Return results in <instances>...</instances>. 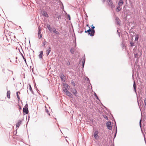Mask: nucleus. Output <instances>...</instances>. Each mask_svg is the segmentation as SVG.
<instances>
[{"instance_id":"nucleus-1","label":"nucleus","mask_w":146,"mask_h":146,"mask_svg":"<svg viewBox=\"0 0 146 146\" xmlns=\"http://www.w3.org/2000/svg\"><path fill=\"white\" fill-rule=\"evenodd\" d=\"M23 111L26 114L28 113L29 111L28 109V105L26 104L25 106V107L23 109Z\"/></svg>"},{"instance_id":"nucleus-2","label":"nucleus","mask_w":146,"mask_h":146,"mask_svg":"<svg viewBox=\"0 0 146 146\" xmlns=\"http://www.w3.org/2000/svg\"><path fill=\"white\" fill-rule=\"evenodd\" d=\"M111 123L110 121H108L106 123V126L107 127L108 129L109 130H111L112 129V127L111 126Z\"/></svg>"},{"instance_id":"nucleus-3","label":"nucleus","mask_w":146,"mask_h":146,"mask_svg":"<svg viewBox=\"0 0 146 146\" xmlns=\"http://www.w3.org/2000/svg\"><path fill=\"white\" fill-rule=\"evenodd\" d=\"M85 61V56H84V57H83L82 58L81 60V61L82 62V66L83 68L84 66Z\"/></svg>"},{"instance_id":"nucleus-4","label":"nucleus","mask_w":146,"mask_h":146,"mask_svg":"<svg viewBox=\"0 0 146 146\" xmlns=\"http://www.w3.org/2000/svg\"><path fill=\"white\" fill-rule=\"evenodd\" d=\"M95 28V27L94 26H93L92 28V29H91V36H94V33L95 32V31L94 29Z\"/></svg>"},{"instance_id":"nucleus-5","label":"nucleus","mask_w":146,"mask_h":146,"mask_svg":"<svg viewBox=\"0 0 146 146\" xmlns=\"http://www.w3.org/2000/svg\"><path fill=\"white\" fill-rule=\"evenodd\" d=\"M42 14L45 17L47 18L48 17V15L46 11H42Z\"/></svg>"},{"instance_id":"nucleus-6","label":"nucleus","mask_w":146,"mask_h":146,"mask_svg":"<svg viewBox=\"0 0 146 146\" xmlns=\"http://www.w3.org/2000/svg\"><path fill=\"white\" fill-rule=\"evenodd\" d=\"M22 121L21 120H19L16 124V127L17 128H18L20 125Z\"/></svg>"},{"instance_id":"nucleus-7","label":"nucleus","mask_w":146,"mask_h":146,"mask_svg":"<svg viewBox=\"0 0 146 146\" xmlns=\"http://www.w3.org/2000/svg\"><path fill=\"white\" fill-rule=\"evenodd\" d=\"M51 51V48L50 47H49L48 49L46 51V54L47 56H48Z\"/></svg>"},{"instance_id":"nucleus-8","label":"nucleus","mask_w":146,"mask_h":146,"mask_svg":"<svg viewBox=\"0 0 146 146\" xmlns=\"http://www.w3.org/2000/svg\"><path fill=\"white\" fill-rule=\"evenodd\" d=\"M66 94L68 96L70 97H71V98H72V94L70 93V92H69V91H68L67 93H66Z\"/></svg>"},{"instance_id":"nucleus-9","label":"nucleus","mask_w":146,"mask_h":146,"mask_svg":"<svg viewBox=\"0 0 146 146\" xmlns=\"http://www.w3.org/2000/svg\"><path fill=\"white\" fill-rule=\"evenodd\" d=\"M72 92L75 96H76L78 93L77 92L76 89H74L72 91Z\"/></svg>"},{"instance_id":"nucleus-10","label":"nucleus","mask_w":146,"mask_h":146,"mask_svg":"<svg viewBox=\"0 0 146 146\" xmlns=\"http://www.w3.org/2000/svg\"><path fill=\"white\" fill-rule=\"evenodd\" d=\"M52 31H53L54 33L56 34H59V32L58 31H56V29L54 28L52 29Z\"/></svg>"},{"instance_id":"nucleus-11","label":"nucleus","mask_w":146,"mask_h":146,"mask_svg":"<svg viewBox=\"0 0 146 146\" xmlns=\"http://www.w3.org/2000/svg\"><path fill=\"white\" fill-rule=\"evenodd\" d=\"M7 96L8 98H10V91H8L7 92Z\"/></svg>"},{"instance_id":"nucleus-12","label":"nucleus","mask_w":146,"mask_h":146,"mask_svg":"<svg viewBox=\"0 0 146 146\" xmlns=\"http://www.w3.org/2000/svg\"><path fill=\"white\" fill-rule=\"evenodd\" d=\"M43 52L42 51H41L40 52V53L39 55V57L40 58H42V54H43Z\"/></svg>"},{"instance_id":"nucleus-13","label":"nucleus","mask_w":146,"mask_h":146,"mask_svg":"<svg viewBox=\"0 0 146 146\" xmlns=\"http://www.w3.org/2000/svg\"><path fill=\"white\" fill-rule=\"evenodd\" d=\"M133 87L134 89V90L135 92H136V84L135 81H134L133 84Z\"/></svg>"},{"instance_id":"nucleus-14","label":"nucleus","mask_w":146,"mask_h":146,"mask_svg":"<svg viewBox=\"0 0 146 146\" xmlns=\"http://www.w3.org/2000/svg\"><path fill=\"white\" fill-rule=\"evenodd\" d=\"M124 3L123 1L121 2L119 1L118 3V6L120 7Z\"/></svg>"},{"instance_id":"nucleus-15","label":"nucleus","mask_w":146,"mask_h":146,"mask_svg":"<svg viewBox=\"0 0 146 146\" xmlns=\"http://www.w3.org/2000/svg\"><path fill=\"white\" fill-rule=\"evenodd\" d=\"M75 49L74 48H72L70 49V52L72 54H73L74 53Z\"/></svg>"},{"instance_id":"nucleus-16","label":"nucleus","mask_w":146,"mask_h":146,"mask_svg":"<svg viewBox=\"0 0 146 146\" xmlns=\"http://www.w3.org/2000/svg\"><path fill=\"white\" fill-rule=\"evenodd\" d=\"M91 32V29H89L87 31H85V33H87V32L88 33L89 35H90L91 33H90V32Z\"/></svg>"},{"instance_id":"nucleus-17","label":"nucleus","mask_w":146,"mask_h":146,"mask_svg":"<svg viewBox=\"0 0 146 146\" xmlns=\"http://www.w3.org/2000/svg\"><path fill=\"white\" fill-rule=\"evenodd\" d=\"M47 27L50 31L51 32L52 31V28H51V27H50V26L49 25H47Z\"/></svg>"},{"instance_id":"nucleus-18","label":"nucleus","mask_w":146,"mask_h":146,"mask_svg":"<svg viewBox=\"0 0 146 146\" xmlns=\"http://www.w3.org/2000/svg\"><path fill=\"white\" fill-rule=\"evenodd\" d=\"M115 20L116 21L117 24L119 25V18L118 17H116L115 19Z\"/></svg>"},{"instance_id":"nucleus-19","label":"nucleus","mask_w":146,"mask_h":146,"mask_svg":"<svg viewBox=\"0 0 146 146\" xmlns=\"http://www.w3.org/2000/svg\"><path fill=\"white\" fill-rule=\"evenodd\" d=\"M120 7L118 6L117 7L116 9V11H117V12H119L121 10V8Z\"/></svg>"},{"instance_id":"nucleus-20","label":"nucleus","mask_w":146,"mask_h":146,"mask_svg":"<svg viewBox=\"0 0 146 146\" xmlns=\"http://www.w3.org/2000/svg\"><path fill=\"white\" fill-rule=\"evenodd\" d=\"M19 93H20L19 92H17L16 95H17V98L18 99V100H19L20 99V98L19 96V95H18Z\"/></svg>"},{"instance_id":"nucleus-21","label":"nucleus","mask_w":146,"mask_h":146,"mask_svg":"<svg viewBox=\"0 0 146 146\" xmlns=\"http://www.w3.org/2000/svg\"><path fill=\"white\" fill-rule=\"evenodd\" d=\"M94 136L95 138V139H98L99 138V136L98 135H94Z\"/></svg>"},{"instance_id":"nucleus-22","label":"nucleus","mask_w":146,"mask_h":146,"mask_svg":"<svg viewBox=\"0 0 146 146\" xmlns=\"http://www.w3.org/2000/svg\"><path fill=\"white\" fill-rule=\"evenodd\" d=\"M71 82V84L72 85L74 86H75V83L74 81L73 80H72Z\"/></svg>"},{"instance_id":"nucleus-23","label":"nucleus","mask_w":146,"mask_h":146,"mask_svg":"<svg viewBox=\"0 0 146 146\" xmlns=\"http://www.w3.org/2000/svg\"><path fill=\"white\" fill-rule=\"evenodd\" d=\"M63 91L64 92H65L66 94L67 93V92L68 91L67 89H66V88H64V89H63Z\"/></svg>"},{"instance_id":"nucleus-24","label":"nucleus","mask_w":146,"mask_h":146,"mask_svg":"<svg viewBox=\"0 0 146 146\" xmlns=\"http://www.w3.org/2000/svg\"><path fill=\"white\" fill-rule=\"evenodd\" d=\"M63 91L64 92H65L66 94L67 93V92L68 91L67 89H66V88H64V89H63Z\"/></svg>"},{"instance_id":"nucleus-25","label":"nucleus","mask_w":146,"mask_h":146,"mask_svg":"<svg viewBox=\"0 0 146 146\" xmlns=\"http://www.w3.org/2000/svg\"><path fill=\"white\" fill-rule=\"evenodd\" d=\"M44 42L43 43L42 46H45V45L47 43V42L44 40Z\"/></svg>"},{"instance_id":"nucleus-26","label":"nucleus","mask_w":146,"mask_h":146,"mask_svg":"<svg viewBox=\"0 0 146 146\" xmlns=\"http://www.w3.org/2000/svg\"><path fill=\"white\" fill-rule=\"evenodd\" d=\"M134 57L135 58H137L138 57V54H137V53H134Z\"/></svg>"},{"instance_id":"nucleus-27","label":"nucleus","mask_w":146,"mask_h":146,"mask_svg":"<svg viewBox=\"0 0 146 146\" xmlns=\"http://www.w3.org/2000/svg\"><path fill=\"white\" fill-rule=\"evenodd\" d=\"M138 38V35H137L135 36V40L137 41Z\"/></svg>"},{"instance_id":"nucleus-28","label":"nucleus","mask_w":146,"mask_h":146,"mask_svg":"<svg viewBox=\"0 0 146 146\" xmlns=\"http://www.w3.org/2000/svg\"><path fill=\"white\" fill-rule=\"evenodd\" d=\"M38 37L39 39L41 38L42 37V34H40V35H38Z\"/></svg>"},{"instance_id":"nucleus-29","label":"nucleus","mask_w":146,"mask_h":146,"mask_svg":"<svg viewBox=\"0 0 146 146\" xmlns=\"http://www.w3.org/2000/svg\"><path fill=\"white\" fill-rule=\"evenodd\" d=\"M130 44L131 46L132 47L134 45V43L133 42H131Z\"/></svg>"},{"instance_id":"nucleus-30","label":"nucleus","mask_w":146,"mask_h":146,"mask_svg":"<svg viewBox=\"0 0 146 146\" xmlns=\"http://www.w3.org/2000/svg\"><path fill=\"white\" fill-rule=\"evenodd\" d=\"M98 131H96L95 132L94 135H98Z\"/></svg>"},{"instance_id":"nucleus-31","label":"nucleus","mask_w":146,"mask_h":146,"mask_svg":"<svg viewBox=\"0 0 146 146\" xmlns=\"http://www.w3.org/2000/svg\"><path fill=\"white\" fill-rule=\"evenodd\" d=\"M65 88H68L69 86L67 84H64Z\"/></svg>"},{"instance_id":"nucleus-32","label":"nucleus","mask_w":146,"mask_h":146,"mask_svg":"<svg viewBox=\"0 0 146 146\" xmlns=\"http://www.w3.org/2000/svg\"><path fill=\"white\" fill-rule=\"evenodd\" d=\"M8 70L9 72H10L9 74H11L12 75L13 74V72L12 71H10L9 70Z\"/></svg>"},{"instance_id":"nucleus-33","label":"nucleus","mask_w":146,"mask_h":146,"mask_svg":"<svg viewBox=\"0 0 146 146\" xmlns=\"http://www.w3.org/2000/svg\"><path fill=\"white\" fill-rule=\"evenodd\" d=\"M86 80V81H87L89 82H90V80H89V79L88 77H86L85 78Z\"/></svg>"},{"instance_id":"nucleus-34","label":"nucleus","mask_w":146,"mask_h":146,"mask_svg":"<svg viewBox=\"0 0 146 146\" xmlns=\"http://www.w3.org/2000/svg\"><path fill=\"white\" fill-rule=\"evenodd\" d=\"M94 95H95V96L96 97V98L98 100H99V98H98L97 95H96V93H95Z\"/></svg>"},{"instance_id":"nucleus-35","label":"nucleus","mask_w":146,"mask_h":146,"mask_svg":"<svg viewBox=\"0 0 146 146\" xmlns=\"http://www.w3.org/2000/svg\"><path fill=\"white\" fill-rule=\"evenodd\" d=\"M40 34H42L40 32V29H39V31L38 32V35H40Z\"/></svg>"},{"instance_id":"nucleus-36","label":"nucleus","mask_w":146,"mask_h":146,"mask_svg":"<svg viewBox=\"0 0 146 146\" xmlns=\"http://www.w3.org/2000/svg\"><path fill=\"white\" fill-rule=\"evenodd\" d=\"M29 89L31 91V92L32 91V89L31 86L30 85H29Z\"/></svg>"},{"instance_id":"nucleus-37","label":"nucleus","mask_w":146,"mask_h":146,"mask_svg":"<svg viewBox=\"0 0 146 146\" xmlns=\"http://www.w3.org/2000/svg\"><path fill=\"white\" fill-rule=\"evenodd\" d=\"M23 58L24 60L25 61V62L26 63V59L25 58H24V56H23Z\"/></svg>"},{"instance_id":"nucleus-38","label":"nucleus","mask_w":146,"mask_h":146,"mask_svg":"<svg viewBox=\"0 0 146 146\" xmlns=\"http://www.w3.org/2000/svg\"><path fill=\"white\" fill-rule=\"evenodd\" d=\"M144 103L145 104V106H146V98H145L144 100Z\"/></svg>"},{"instance_id":"nucleus-39","label":"nucleus","mask_w":146,"mask_h":146,"mask_svg":"<svg viewBox=\"0 0 146 146\" xmlns=\"http://www.w3.org/2000/svg\"><path fill=\"white\" fill-rule=\"evenodd\" d=\"M104 117L105 119H108V117L107 116H106V115L104 116Z\"/></svg>"},{"instance_id":"nucleus-40","label":"nucleus","mask_w":146,"mask_h":146,"mask_svg":"<svg viewBox=\"0 0 146 146\" xmlns=\"http://www.w3.org/2000/svg\"><path fill=\"white\" fill-rule=\"evenodd\" d=\"M141 120H140V121H139V125H140V127H141Z\"/></svg>"},{"instance_id":"nucleus-41","label":"nucleus","mask_w":146,"mask_h":146,"mask_svg":"<svg viewBox=\"0 0 146 146\" xmlns=\"http://www.w3.org/2000/svg\"><path fill=\"white\" fill-rule=\"evenodd\" d=\"M70 64L69 62H68L66 63V65H67L69 66L70 65Z\"/></svg>"},{"instance_id":"nucleus-42","label":"nucleus","mask_w":146,"mask_h":146,"mask_svg":"<svg viewBox=\"0 0 146 146\" xmlns=\"http://www.w3.org/2000/svg\"><path fill=\"white\" fill-rule=\"evenodd\" d=\"M68 18H69V20H70V16L69 15H68Z\"/></svg>"},{"instance_id":"nucleus-43","label":"nucleus","mask_w":146,"mask_h":146,"mask_svg":"<svg viewBox=\"0 0 146 146\" xmlns=\"http://www.w3.org/2000/svg\"><path fill=\"white\" fill-rule=\"evenodd\" d=\"M139 52H140V55H142V51L141 50V51H139Z\"/></svg>"},{"instance_id":"nucleus-44","label":"nucleus","mask_w":146,"mask_h":146,"mask_svg":"<svg viewBox=\"0 0 146 146\" xmlns=\"http://www.w3.org/2000/svg\"><path fill=\"white\" fill-rule=\"evenodd\" d=\"M117 32L118 33V35L119 36V37L120 36V33L118 32V30H117Z\"/></svg>"},{"instance_id":"nucleus-45","label":"nucleus","mask_w":146,"mask_h":146,"mask_svg":"<svg viewBox=\"0 0 146 146\" xmlns=\"http://www.w3.org/2000/svg\"><path fill=\"white\" fill-rule=\"evenodd\" d=\"M58 17V19H60L61 18V16H58V17Z\"/></svg>"},{"instance_id":"nucleus-46","label":"nucleus","mask_w":146,"mask_h":146,"mask_svg":"<svg viewBox=\"0 0 146 146\" xmlns=\"http://www.w3.org/2000/svg\"><path fill=\"white\" fill-rule=\"evenodd\" d=\"M116 133H117V130H116V133L115 135H114V137L115 138V136H116Z\"/></svg>"},{"instance_id":"nucleus-47","label":"nucleus","mask_w":146,"mask_h":146,"mask_svg":"<svg viewBox=\"0 0 146 146\" xmlns=\"http://www.w3.org/2000/svg\"><path fill=\"white\" fill-rule=\"evenodd\" d=\"M114 7H114V5H112L111 6V7L112 8H114Z\"/></svg>"},{"instance_id":"nucleus-48","label":"nucleus","mask_w":146,"mask_h":146,"mask_svg":"<svg viewBox=\"0 0 146 146\" xmlns=\"http://www.w3.org/2000/svg\"><path fill=\"white\" fill-rule=\"evenodd\" d=\"M46 112H47V113L48 112V110L47 109V110H46Z\"/></svg>"},{"instance_id":"nucleus-49","label":"nucleus","mask_w":146,"mask_h":146,"mask_svg":"<svg viewBox=\"0 0 146 146\" xmlns=\"http://www.w3.org/2000/svg\"><path fill=\"white\" fill-rule=\"evenodd\" d=\"M119 1H121V2H122V1H123V0H119Z\"/></svg>"},{"instance_id":"nucleus-50","label":"nucleus","mask_w":146,"mask_h":146,"mask_svg":"<svg viewBox=\"0 0 146 146\" xmlns=\"http://www.w3.org/2000/svg\"><path fill=\"white\" fill-rule=\"evenodd\" d=\"M144 139H145V142H146V141H145V137L144 138Z\"/></svg>"},{"instance_id":"nucleus-51","label":"nucleus","mask_w":146,"mask_h":146,"mask_svg":"<svg viewBox=\"0 0 146 146\" xmlns=\"http://www.w3.org/2000/svg\"><path fill=\"white\" fill-rule=\"evenodd\" d=\"M21 55L22 56V57H23V55L22 54H21Z\"/></svg>"},{"instance_id":"nucleus-52","label":"nucleus","mask_w":146,"mask_h":146,"mask_svg":"<svg viewBox=\"0 0 146 146\" xmlns=\"http://www.w3.org/2000/svg\"><path fill=\"white\" fill-rule=\"evenodd\" d=\"M105 0H103V1H105Z\"/></svg>"}]
</instances>
